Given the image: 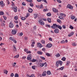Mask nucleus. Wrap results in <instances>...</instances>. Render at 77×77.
I'll return each mask as SVG.
<instances>
[{"instance_id": "14", "label": "nucleus", "mask_w": 77, "mask_h": 77, "mask_svg": "<svg viewBox=\"0 0 77 77\" xmlns=\"http://www.w3.org/2000/svg\"><path fill=\"white\" fill-rule=\"evenodd\" d=\"M0 5H1V6H5V4L3 3V1H2L0 2Z\"/></svg>"}, {"instance_id": "41", "label": "nucleus", "mask_w": 77, "mask_h": 77, "mask_svg": "<svg viewBox=\"0 0 77 77\" xmlns=\"http://www.w3.org/2000/svg\"><path fill=\"white\" fill-rule=\"evenodd\" d=\"M13 41L14 43H15V44H16V43H17V41H16V40H15V39H14L12 41Z\"/></svg>"}, {"instance_id": "44", "label": "nucleus", "mask_w": 77, "mask_h": 77, "mask_svg": "<svg viewBox=\"0 0 77 77\" xmlns=\"http://www.w3.org/2000/svg\"><path fill=\"white\" fill-rule=\"evenodd\" d=\"M45 40H42L41 41V42L43 44H45Z\"/></svg>"}, {"instance_id": "58", "label": "nucleus", "mask_w": 77, "mask_h": 77, "mask_svg": "<svg viewBox=\"0 0 77 77\" xmlns=\"http://www.w3.org/2000/svg\"><path fill=\"white\" fill-rule=\"evenodd\" d=\"M49 40L50 41H53V39H52V38H49Z\"/></svg>"}, {"instance_id": "32", "label": "nucleus", "mask_w": 77, "mask_h": 77, "mask_svg": "<svg viewBox=\"0 0 77 77\" xmlns=\"http://www.w3.org/2000/svg\"><path fill=\"white\" fill-rule=\"evenodd\" d=\"M47 16L48 17H50V16H51V14L50 13H48L47 14Z\"/></svg>"}, {"instance_id": "22", "label": "nucleus", "mask_w": 77, "mask_h": 77, "mask_svg": "<svg viewBox=\"0 0 77 77\" xmlns=\"http://www.w3.org/2000/svg\"><path fill=\"white\" fill-rule=\"evenodd\" d=\"M60 15H61V16H64V17H66V15L64 14L63 13H60Z\"/></svg>"}, {"instance_id": "59", "label": "nucleus", "mask_w": 77, "mask_h": 77, "mask_svg": "<svg viewBox=\"0 0 77 77\" xmlns=\"http://www.w3.org/2000/svg\"><path fill=\"white\" fill-rule=\"evenodd\" d=\"M22 5L23 6H26V4L25 3H24V2H23L22 3Z\"/></svg>"}, {"instance_id": "7", "label": "nucleus", "mask_w": 77, "mask_h": 77, "mask_svg": "<svg viewBox=\"0 0 77 77\" xmlns=\"http://www.w3.org/2000/svg\"><path fill=\"white\" fill-rule=\"evenodd\" d=\"M37 1L38 2H40L41 1H42V2H44L46 4H48V2H47L46 0H37Z\"/></svg>"}, {"instance_id": "34", "label": "nucleus", "mask_w": 77, "mask_h": 77, "mask_svg": "<svg viewBox=\"0 0 77 77\" xmlns=\"http://www.w3.org/2000/svg\"><path fill=\"white\" fill-rule=\"evenodd\" d=\"M37 61V60L32 59L31 60L32 62H35Z\"/></svg>"}, {"instance_id": "43", "label": "nucleus", "mask_w": 77, "mask_h": 77, "mask_svg": "<svg viewBox=\"0 0 77 77\" xmlns=\"http://www.w3.org/2000/svg\"><path fill=\"white\" fill-rule=\"evenodd\" d=\"M57 21L58 23H61V20L59 19L57 20Z\"/></svg>"}, {"instance_id": "40", "label": "nucleus", "mask_w": 77, "mask_h": 77, "mask_svg": "<svg viewBox=\"0 0 77 77\" xmlns=\"http://www.w3.org/2000/svg\"><path fill=\"white\" fill-rule=\"evenodd\" d=\"M69 28L71 29H74V27H73L72 25H70Z\"/></svg>"}, {"instance_id": "17", "label": "nucleus", "mask_w": 77, "mask_h": 77, "mask_svg": "<svg viewBox=\"0 0 77 77\" xmlns=\"http://www.w3.org/2000/svg\"><path fill=\"white\" fill-rule=\"evenodd\" d=\"M71 18L72 20H74L75 18V16H73L72 15H71Z\"/></svg>"}, {"instance_id": "29", "label": "nucleus", "mask_w": 77, "mask_h": 77, "mask_svg": "<svg viewBox=\"0 0 77 77\" xmlns=\"http://www.w3.org/2000/svg\"><path fill=\"white\" fill-rule=\"evenodd\" d=\"M47 20L49 23H51V19L50 18H48L47 19Z\"/></svg>"}, {"instance_id": "35", "label": "nucleus", "mask_w": 77, "mask_h": 77, "mask_svg": "<svg viewBox=\"0 0 77 77\" xmlns=\"http://www.w3.org/2000/svg\"><path fill=\"white\" fill-rule=\"evenodd\" d=\"M55 56L56 57H59L60 56V54L59 53H58V54H57Z\"/></svg>"}, {"instance_id": "5", "label": "nucleus", "mask_w": 77, "mask_h": 77, "mask_svg": "<svg viewBox=\"0 0 77 77\" xmlns=\"http://www.w3.org/2000/svg\"><path fill=\"white\" fill-rule=\"evenodd\" d=\"M37 46L39 48H41V47H43V46L42 45V44L39 43H37Z\"/></svg>"}, {"instance_id": "51", "label": "nucleus", "mask_w": 77, "mask_h": 77, "mask_svg": "<svg viewBox=\"0 0 77 77\" xmlns=\"http://www.w3.org/2000/svg\"><path fill=\"white\" fill-rule=\"evenodd\" d=\"M63 69H64V67H63V66L62 67L59 68V69H60L61 70H63Z\"/></svg>"}, {"instance_id": "9", "label": "nucleus", "mask_w": 77, "mask_h": 77, "mask_svg": "<svg viewBox=\"0 0 77 77\" xmlns=\"http://www.w3.org/2000/svg\"><path fill=\"white\" fill-rule=\"evenodd\" d=\"M51 47H52V44H48L46 45V47L47 48H50Z\"/></svg>"}, {"instance_id": "33", "label": "nucleus", "mask_w": 77, "mask_h": 77, "mask_svg": "<svg viewBox=\"0 0 77 77\" xmlns=\"http://www.w3.org/2000/svg\"><path fill=\"white\" fill-rule=\"evenodd\" d=\"M9 39L10 40H11V41H14V38H12V37H10L9 38Z\"/></svg>"}, {"instance_id": "52", "label": "nucleus", "mask_w": 77, "mask_h": 77, "mask_svg": "<svg viewBox=\"0 0 77 77\" xmlns=\"http://www.w3.org/2000/svg\"><path fill=\"white\" fill-rule=\"evenodd\" d=\"M35 44V42H32V44L31 45V46H32V47H34V44Z\"/></svg>"}, {"instance_id": "27", "label": "nucleus", "mask_w": 77, "mask_h": 77, "mask_svg": "<svg viewBox=\"0 0 77 77\" xmlns=\"http://www.w3.org/2000/svg\"><path fill=\"white\" fill-rule=\"evenodd\" d=\"M18 18V17L17 16H15L14 17V20H17Z\"/></svg>"}, {"instance_id": "42", "label": "nucleus", "mask_w": 77, "mask_h": 77, "mask_svg": "<svg viewBox=\"0 0 77 77\" xmlns=\"http://www.w3.org/2000/svg\"><path fill=\"white\" fill-rule=\"evenodd\" d=\"M60 43L61 44H65V41L62 40L61 41Z\"/></svg>"}, {"instance_id": "50", "label": "nucleus", "mask_w": 77, "mask_h": 77, "mask_svg": "<svg viewBox=\"0 0 77 77\" xmlns=\"http://www.w3.org/2000/svg\"><path fill=\"white\" fill-rule=\"evenodd\" d=\"M28 51V49H26L25 48L24 49V51H25V52H26L27 53V52Z\"/></svg>"}, {"instance_id": "20", "label": "nucleus", "mask_w": 77, "mask_h": 77, "mask_svg": "<svg viewBox=\"0 0 77 77\" xmlns=\"http://www.w3.org/2000/svg\"><path fill=\"white\" fill-rule=\"evenodd\" d=\"M32 11H33V10H32V8H29V9L28 10V12H30V13H31L32 12Z\"/></svg>"}, {"instance_id": "15", "label": "nucleus", "mask_w": 77, "mask_h": 77, "mask_svg": "<svg viewBox=\"0 0 77 77\" xmlns=\"http://www.w3.org/2000/svg\"><path fill=\"white\" fill-rule=\"evenodd\" d=\"M38 8H39V9H42V8H43V6L42 5V4H41V6L38 5Z\"/></svg>"}, {"instance_id": "47", "label": "nucleus", "mask_w": 77, "mask_h": 77, "mask_svg": "<svg viewBox=\"0 0 77 77\" xmlns=\"http://www.w3.org/2000/svg\"><path fill=\"white\" fill-rule=\"evenodd\" d=\"M29 5L30 6H31V7H33V4L32 3H31L29 4Z\"/></svg>"}, {"instance_id": "38", "label": "nucleus", "mask_w": 77, "mask_h": 77, "mask_svg": "<svg viewBox=\"0 0 77 77\" xmlns=\"http://www.w3.org/2000/svg\"><path fill=\"white\" fill-rule=\"evenodd\" d=\"M14 77H19V75H18V73H16L14 75Z\"/></svg>"}, {"instance_id": "45", "label": "nucleus", "mask_w": 77, "mask_h": 77, "mask_svg": "<svg viewBox=\"0 0 77 77\" xmlns=\"http://www.w3.org/2000/svg\"><path fill=\"white\" fill-rule=\"evenodd\" d=\"M21 19L22 20H26V18L22 17L21 18Z\"/></svg>"}, {"instance_id": "39", "label": "nucleus", "mask_w": 77, "mask_h": 77, "mask_svg": "<svg viewBox=\"0 0 77 77\" xmlns=\"http://www.w3.org/2000/svg\"><path fill=\"white\" fill-rule=\"evenodd\" d=\"M62 60H63V61H65L66 60V58L65 57H63L62 59Z\"/></svg>"}, {"instance_id": "26", "label": "nucleus", "mask_w": 77, "mask_h": 77, "mask_svg": "<svg viewBox=\"0 0 77 77\" xmlns=\"http://www.w3.org/2000/svg\"><path fill=\"white\" fill-rule=\"evenodd\" d=\"M46 55L48 57H50L51 56V55L50 54L48 53H46Z\"/></svg>"}, {"instance_id": "3", "label": "nucleus", "mask_w": 77, "mask_h": 77, "mask_svg": "<svg viewBox=\"0 0 77 77\" xmlns=\"http://www.w3.org/2000/svg\"><path fill=\"white\" fill-rule=\"evenodd\" d=\"M54 26H56V28L59 29L60 30H62V26L60 25H57V24H55L54 25Z\"/></svg>"}, {"instance_id": "36", "label": "nucleus", "mask_w": 77, "mask_h": 77, "mask_svg": "<svg viewBox=\"0 0 77 77\" xmlns=\"http://www.w3.org/2000/svg\"><path fill=\"white\" fill-rule=\"evenodd\" d=\"M19 57V54L15 56L14 57V58H18Z\"/></svg>"}, {"instance_id": "28", "label": "nucleus", "mask_w": 77, "mask_h": 77, "mask_svg": "<svg viewBox=\"0 0 77 77\" xmlns=\"http://www.w3.org/2000/svg\"><path fill=\"white\" fill-rule=\"evenodd\" d=\"M8 71H7L6 70H4V73H5V74H8Z\"/></svg>"}, {"instance_id": "55", "label": "nucleus", "mask_w": 77, "mask_h": 77, "mask_svg": "<svg viewBox=\"0 0 77 77\" xmlns=\"http://www.w3.org/2000/svg\"><path fill=\"white\" fill-rule=\"evenodd\" d=\"M14 23H15L16 24H18V20H14Z\"/></svg>"}, {"instance_id": "18", "label": "nucleus", "mask_w": 77, "mask_h": 77, "mask_svg": "<svg viewBox=\"0 0 77 77\" xmlns=\"http://www.w3.org/2000/svg\"><path fill=\"white\" fill-rule=\"evenodd\" d=\"M55 24H54L52 26H51V28H52V29H56V26H54Z\"/></svg>"}, {"instance_id": "4", "label": "nucleus", "mask_w": 77, "mask_h": 77, "mask_svg": "<svg viewBox=\"0 0 77 77\" xmlns=\"http://www.w3.org/2000/svg\"><path fill=\"white\" fill-rule=\"evenodd\" d=\"M38 23L41 24V25L43 26V25H44L45 24V23H44V22H43V21H42V20H40L38 21Z\"/></svg>"}, {"instance_id": "46", "label": "nucleus", "mask_w": 77, "mask_h": 77, "mask_svg": "<svg viewBox=\"0 0 77 77\" xmlns=\"http://www.w3.org/2000/svg\"><path fill=\"white\" fill-rule=\"evenodd\" d=\"M62 27V28L64 29H66V26H65V25H63Z\"/></svg>"}, {"instance_id": "48", "label": "nucleus", "mask_w": 77, "mask_h": 77, "mask_svg": "<svg viewBox=\"0 0 77 77\" xmlns=\"http://www.w3.org/2000/svg\"><path fill=\"white\" fill-rule=\"evenodd\" d=\"M32 68L33 69H35L36 68H35V66H32Z\"/></svg>"}, {"instance_id": "24", "label": "nucleus", "mask_w": 77, "mask_h": 77, "mask_svg": "<svg viewBox=\"0 0 77 77\" xmlns=\"http://www.w3.org/2000/svg\"><path fill=\"white\" fill-rule=\"evenodd\" d=\"M70 63V62L69 61H66V66H68V65H69Z\"/></svg>"}, {"instance_id": "30", "label": "nucleus", "mask_w": 77, "mask_h": 77, "mask_svg": "<svg viewBox=\"0 0 77 77\" xmlns=\"http://www.w3.org/2000/svg\"><path fill=\"white\" fill-rule=\"evenodd\" d=\"M34 15L35 16L34 18L36 19V18L38 17V14H34Z\"/></svg>"}, {"instance_id": "62", "label": "nucleus", "mask_w": 77, "mask_h": 77, "mask_svg": "<svg viewBox=\"0 0 77 77\" xmlns=\"http://www.w3.org/2000/svg\"><path fill=\"white\" fill-rule=\"evenodd\" d=\"M26 53L27 54L29 53H31V51H28L26 52Z\"/></svg>"}, {"instance_id": "13", "label": "nucleus", "mask_w": 77, "mask_h": 77, "mask_svg": "<svg viewBox=\"0 0 77 77\" xmlns=\"http://www.w3.org/2000/svg\"><path fill=\"white\" fill-rule=\"evenodd\" d=\"M13 48H14V49L13 50V51L14 52L15 51H17V48H16V47H15V46L13 45Z\"/></svg>"}, {"instance_id": "8", "label": "nucleus", "mask_w": 77, "mask_h": 77, "mask_svg": "<svg viewBox=\"0 0 77 77\" xmlns=\"http://www.w3.org/2000/svg\"><path fill=\"white\" fill-rule=\"evenodd\" d=\"M67 8H69L70 9H71L72 10L73 9V8L72 7V6L70 5H68L67 6Z\"/></svg>"}, {"instance_id": "49", "label": "nucleus", "mask_w": 77, "mask_h": 77, "mask_svg": "<svg viewBox=\"0 0 77 77\" xmlns=\"http://www.w3.org/2000/svg\"><path fill=\"white\" fill-rule=\"evenodd\" d=\"M41 57V59H42L43 60H45V58L44 57Z\"/></svg>"}, {"instance_id": "10", "label": "nucleus", "mask_w": 77, "mask_h": 77, "mask_svg": "<svg viewBox=\"0 0 77 77\" xmlns=\"http://www.w3.org/2000/svg\"><path fill=\"white\" fill-rule=\"evenodd\" d=\"M12 33L13 35H15L17 33V31L15 29H13L12 31Z\"/></svg>"}, {"instance_id": "21", "label": "nucleus", "mask_w": 77, "mask_h": 77, "mask_svg": "<svg viewBox=\"0 0 77 77\" xmlns=\"http://www.w3.org/2000/svg\"><path fill=\"white\" fill-rule=\"evenodd\" d=\"M42 75L43 76H45L46 75V71H45L43 72V73L42 74Z\"/></svg>"}, {"instance_id": "19", "label": "nucleus", "mask_w": 77, "mask_h": 77, "mask_svg": "<svg viewBox=\"0 0 77 77\" xmlns=\"http://www.w3.org/2000/svg\"><path fill=\"white\" fill-rule=\"evenodd\" d=\"M37 53L38 54H40V55L42 54L43 53L41 51H38Z\"/></svg>"}, {"instance_id": "56", "label": "nucleus", "mask_w": 77, "mask_h": 77, "mask_svg": "<svg viewBox=\"0 0 77 77\" xmlns=\"http://www.w3.org/2000/svg\"><path fill=\"white\" fill-rule=\"evenodd\" d=\"M29 77H35V75L32 74L29 76Z\"/></svg>"}, {"instance_id": "60", "label": "nucleus", "mask_w": 77, "mask_h": 77, "mask_svg": "<svg viewBox=\"0 0 77 77\" xmlns=\"http://www.w3.org/2000/svg\"><path fill=\"white\" fill-rule=\"evenodd\" d=\"M11 77H14V73H12L11 74Z\"/></svg>"}, {"instance_id": "57", "label": "nucleus", "mask_w": 77, "mask_h": 77, "mask_svg": "<svg viewBox=\"0 0 77 77\" xmlns=\"http://www.w3.org/2000/svg\"><path fill=\"white\" fill-rule=\"evenodd\" d=\"M57 2L59 3H62V1L60 0H57Z\"/></svg>"}, {"instance_id": "64", "label": "nucleus", "mask_w": 77, "mask_h": 77, "mask_svg": "<svg viewBox=\"0 0 77 77\" xmlns=\"http://www.w3.org/2000/svg\"><path fill=\"white\" fill-rule=\"evenodd\" d=\"M46 26L48 27H49V28H50V25H49L48 24V25H46Z\"/></svg>"}, {"instance_id": "12", "label": "nucleus", "mask_w": 77, "mask_h": 77, "mask_svg": "<svg viewBox=\"0 0 77 77\" xmlns=\"http://www.w3.org/2000/svg\"><path fill=\"white\" fill-rule=\"evenodd\" d=\"M46 63H47L46 62H45L44 63H40V66H41V67H42L44 66L45 65Z\"/></svg>"}, {"instance_id": "37", "label": "nucleus", "mask_w": 77, "mask_h": 77, "mask_svg": "<svg viewBox=\"0 0 77 77\" xmlns=\"http://www.w3.org/2000/svg\"><path fill=\"white\" fill-rule=\"evenodd\" d=\"M4 14V13L3 11H0V15H3Z\"/></svg>"}, {"instance_id": "54", "label": "nucleus", "mask_w": 77, "mask_h": 77, "mask_svg": "<svg viewBox=\"0 0 77 77\" xmlns=\"http://www.w3.org/2000/svg\"><path fill=\"white\" fill-rule=\"evenodd\" d=\"M19 36H21L23 35V32H21V33H20L19 34Z\"/></svg>"}, {"instance_id": "2", "label": "nucleus", "mask_w": 77, "mask_h": 77, "mask_svg": "<svg viewBox=\"0 0 77 77\" xmlns=\"http://www.w3.org/2000/svg\"><path fill=\"white\" fill-rule=\"evenodd\" d=\"M32 54H29L28 55L27 59L28 60H30L32 59Z\"/></svg>"}, {"instance_id": "23", "label": "nucleus", "mask_w": 77, "mask_h": 77, "mask_svg": "<svg viewBox=\"0 0 77 77\" xmlns=\"http://www.w3.org/2000/svg\"><path fill=\"white\" fill-rule=\"evenodd\" d=\"M74 35V32H71L70 34H69L68 36H69V37H70V36H72V35Z\"/></svg>"}, {"instance_id": "31", "label": "nucleus", "mask_w": 77, "mask_h": 77, "mask_svg": "<svg viewBox=\"0 0 77 77\" xmlns=\"http://www.w3.org/2000/svg\"><path fill=\"white\" fill-rule=\"evenodd\" d=\"M47 74H48V75H50V74H51V72H50V71H47Z\"/></svg>"}, {"instance_id": "16", "label": "nucleus", "mask_w": 77, "mask_h": 77, "mask_svg": "<svg viewBox=\"0 0 77 77\" xmlns=\"http://www.w3.org/2000/svg\"><path fill=\"white\" fill-rule=\"evenodd\" d=\"M53 11L54 12H58V10L54 8L53 9Z\"/></svg>"}, {"instance_id": "6", "label": "nucleus", "mask_w": 77, "mask_h": 77, "mask_svg": "<svg viewBox=\"0 0 77 77\" xmlns=\"http://www.w3.org/2000/svg\"><path fill=\"white\" fill-rule=\"evenodd\" d=\"M14 24H13L11 22H10L9 24V27L10 28H13V27H14Z\"/></svg>"}, {"instance_id": "63", "label": "nucleus", "mask_w": 77, "mask_h": 77, "mask_svg": "<svg viewBox=\"0 0 77 77\" xmlns=\"http://www.w3.org/2000/svg\"><path fill=\"white\" fill-rule=\"evenodd\" d=\"M11 3L12 4V6H15V4H14V2H13L12 1Z\"/></svg>"}, {"instance_id": "25", "label": "nucleus", "mask_w": 77, "mask_h": 77, "mask_svg": "<svg viewBox=\"0 0 77 77\" xmlns=\"http://www.w3.org/2000/svg\"><path fill=\"white\" fill-rule=\"evenodd\" d=\"M72 45L73 46H75L77 45V44L75 42H74L72 44Z\"/></svg>"}, {"instance_id": "53", "label": "nucleus", "mask_w": 77, "mask_h": 77, "mask_svg": "<svg viewBox=\"0 0 77 77\" xmlns=\"http://www.w3.org/2000/svg\"><path fill=\"white\" fill-rule=\"evenodd\" d=\"M59 18H60V20H62V19H63V17L60 16L59 17Z\"/></svg>"}, {"instance_id": "1", "label": "nucleus", "mask_w": 77, "mask_h": 77, "mask_svg": "<svg viewBox=\"0 0 77 77\" xmlns=\"http://www.w3.org/2000/svg\"><path fill=\"white\" fill-rule=\"evenodd\" d=\"M63 62L61 61H57L56 62V66L57 68L59 66V64H60V66H62Z\"/></svg>"}, {"instance_id": "11", "label": "nucleus", "mask_w": 77, "mask_h": 77, "mask_svg": "<svg viewBox=\"0 0 77 77\" xmlns=\"http://www.w3.org/2000/svg\"><path fill=\"white\" fill-rule=\"evenodd\" d=\"M54 32L55 33H59V29L57 28L54 30Z\"/></svg>"}, {"instance_id": "61", "label": "nucleus", "mask_w": 77, "mask_h": 77, "mask_svg": "<svg viewBox=\"0 0 77 77\" xmlns=\"http://www.w3.org/2000/svg\"><path fill=\"white\" fill-rule=\"evenodd\" d=\"M14 11L15 12H17V9H16V8L14 9Z\"/></svg>"}]
</instances>
